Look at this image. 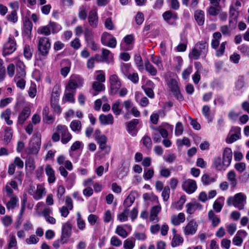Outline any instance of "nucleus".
<instances>
[{"label":"nucleus","mask_w":249,"mask_h":249,"mask_svg":"<svg viewBox=\"0 0 249 249\" xmlns=\"http://www.w3.org/2000/svg\"><path fill=\"white\" fill-rule=\"evenodd\" d=\"M208 219L211 222L212 226L213 227H217L220 223L221 220L220 218L212 210L208 212Z\"/></svg>","instance_id":"30"},{"label":"nucleus","mask_w":249,"mask_h":249,"mask_svg":"<svg viewBox=\"0 0 249 249\" xmlns=\"http://www.w3.org/2000/svg\"><path fill=\"white\" fill-rule=\"evenodd\" d=\"M183 238L180 235L173 236L171 246L173 247H177L182 244L183 242Z\"/></svg>","instance_id":"48"},{"label":"nucleus","mask_w":249,"mask_h":249,"mask_svg":"<svg viewBox=\"0 0 249 249\" xmlns=\"http://www.w3.org/2000/svg\"><path fill=\"white\" fill-rule=\"evenodd\" d=\"M18 186L17 182L15 181L12 180L7 182L3 189L6 196L7 197L12 196H16L14 194V190H18Z\"/></svg>","instance_id":"19"},{"label":"nucleus","mask_w":249,"mask_h":249,"mask_svg":"<svg viewBox=\"0 0 249 249\" xmlns=\"http://www.w3.org/2000/svg\"><path fill=\"white\" fill-rule=\"evenodd\" d=\"M37 42L38 58L37 60H42L47 58L51 49L50 40L47 37H38Z\"/></svg>","instance_id":"1"},{"label":"nucleus","mask_w":249,"mask_h":249,"mask_svg":"<svg viewBox=\"0 0 249 249\" xmlns=\"http://www.w3.org/2000/svg\"><path fill=\"white\" fill-rule=\"evenodd\" d=\"M4 137L2 141L4 144H8L13 136L12 129L10 127L5 126L4 128Z\"/></svg>","instance_id":"29"},{"label":"nucleus","mask_w":249,"mask_h":249,"mask_svg":"<svg viewBox=\"0 0 249 249\" xmlns=\"http://www.w3.org/2000/svg\"><path fill=\"white\" fill-rule=\"evenodd\" d=\"M227 178L232 186L235 187L237 185L236 175L234 171L231 170L228 173Z\"/></svg>","instance_id":"40"},{"label":"nucleus","mask_w":249,"mask_h":249,"mask_svg":"<svg viewBox=\"0 0 249 249\" xmlns=\"http://www.w3.org/2000/svg\"><path fill=\"white\" fill-rule=\"evenodd\" d=\"M139 123V121L138 119H134L127 124L126 130L128 133L133 137L137 135L138 130L136 127Z\"/></svg>","instance_id":"22"},{"label":"nucleus","mask_w":249,"mask_h":249,"mask_svg":"<svg viewBox=\"0 0 249 249\" xmlns=\"http://www.w3.org/2000/svg\"><path fill=\"white\" fill-rule=\"evenodd\" d=\"M241 6V3L239 0H233L230 6V13L232 19L230 20V23L231 24L232 22H233L234 27L237 22L238 10Z\"/></svg>","instance_id":"7"},{"label":"nucleus","mask_w":249,"mask_h":249,"mask_svg":"<svg viewBox=\"0 0 249 249\" xmlns=\"http://www.w3.org/2000/svg\"><path fill=\"white\" fill-rule=\"evenodd\" d=\"M227 202L229 206H233L238 210H242L247 203V196L243 193H238L229 197Z\"/></svg>","instance_id":"3"},{"label":"nucleus","mask_w":249,"mask_h":249,"mask_svg":"<svg viewBox=\"0 0 249 249\" xmlns=\"http://www.w3.org/2000/svg\"><path fill=\"white\" fill-rule=\"evenodd\" d=\"M121 101L118 100L112 104L111 109L115 115H119L122 112V108H120Z\"/></svg>","instance_id":"43"},{"label":"nucleus","mask_w":249,"mask_h":249,"mask_svg":"<svg viewBox=\"0 0 249 249\" xmlns=\"http://www.w3.org/2000/svg\"><path fill=\"white\" fill-rule=\"evenodd\" d=\"M145 70L150 73L151 75L154 76L156 75V70L155 68L147 60L144 63Z\"/></svg>","instance_id":"61"},{"label":"nucleus","mask_w":249,"mask_h":249,"mask_svg":"<svg viewBox=\"0 0 249 249\" xmlns=\"http://www.w3.org/2000/svg\"><path fill=\"white\" fill-rule=\"evenodd\" d=\"M49 24L53 34L57 33L62 29V26L55 22L50 21Z\"/></svg>","instance_id":"55"},{"label":"nucleus","mask_w":249,"mask_h":249,"mask_svg":"<svg viewBox=\"0 0 249 249\" xmlns=\"http://www.w3.org/2000/svg\"><path fill=\"white\" fill-rule=\"evenodd\" d=\"M88 23L92 28H96L98 25V17L96 9H91L89 13Z\"/></svg>","instance_id":"17"},{"label":"nucleus","mask_w":249,"mask_h":249,"mask_svg":"<svg viewBox=\"0 0 249 249\" xmlns=\"http://www.w3.org/2000/svg\"><path fill=\"white\" fill-rule=\"evenodd\" d=\"M38 33L40 34L45 35L46 36L51 35V28L48 24L46 26H41L38 29Z\"/></svg>","instance_id":"53"},{"label":"nucleus","mask_w":249,"mask_h":249,"mask_svg":"<svg viewBox=\"0 0 249 249\" xmlns=\"http://www.w3.org/2000/svg\"><path fill=\"white\" fill-rule=\"evenodd\" d=\"M135 192H131L129 195L126 197L124 202V206L125 208H127L131 206L135 201Z\"/></svg>","instance_id":"39"},{"label":"nucleus","mask_w":249,"mask_h":249,"mask_svg":"<svg viewBox=\"0 0 249 249\" xmlns=\"http://www.w3.org/2000/svg\"><path fill=\"white\" fill-rule=\"evenodd\" d=\"M216 180V176H212L207 174H204L201 177V181L205 185H210L215 182Z\"/></svg>","instance_id":"36"},{"label":"nucleus","mask_w":249,"mask_h":249,"mask_svg":"<svg viewBox=\"0 0 249 249\" xmlns=\"http://www.w3.org/2000/svg\"><path fill=\"white\" fill-rule=\"evenodd\" d=\"M110 93L112 95L116 94L121 87V82L118 76L112 74L109 78Z\"/></svg>","instance_id":"9"},{"label":"nucleus","mask_w":249,"mask_h":249,"mask_svg":"<svg viewBox=\"0 0 249 249\" xmlns=\"http://www.w3.org/2000/svg\"><path fill=\"white\" fill-rule=\"evenodd\" d=\"M46 174L47 175L48 181L49 183H53L55 180L54 171L50 165H47L45 168Z\"/></svg>","instance_id":"32"},{"label":"nucleus","mask_w":249,"mask_h":249,"mask_svg":"<svg viewBox=\"0 0 249 249\" xmlns=\"http://www.w3.org/2000/svg\"><path fill=\"white\" fill-rule=\"evenodd\" d=\"M92 88L98 93L105 90V86L103 83L94 81L92 84Z\"/></svg>","instance_id":"46"},{"label":"nucleus","mask_w":249,"mask_h":249,"mask_svg":"<svg viewBox=\"0 0 249 249\" xmlns=\"http://www.w3.org/2000/svg\"><path fill=\"white\" fill-rule=\"evenodd\" d=\"M232 158V152L231 148L226 147L224 149L223 152V159L230 165L231 164Z\"/></svg>","instance_id":"34"},{"label":"nucleus","mask_w":249,"mask_h":249,"mask_svg":"<svg viewBox=\"0 0 249 249\" xmlns=\"http://www.w3.org/2000/svg\"><path fill=\"white\" fill-rule=\"evenodd\" d=\"M25 167L26 168L30 171H33L36 167L35 163L33 158L29 157L25 161Z\"/></svg>","instance_id":"54"},{"label":"nucleus","mask_w":249,"mask_h":249,"mask_svg":"<svg viewBox=\"0 0 249 249\" xmlns=\"http://www.w3.org/2000/svg\"><path fill=\"white\" fill-rule=\"evenodd\" d=\"M135 246V239L134 238H127L124 242V249H133Z\"/></svg>","instance_id":"47"},{"label":"nucleus","mask_w":249,"mask_h":249,"mask_svg":"<svg viewBox=\"0 0 249 249\" xmlns=\"http://www.w3.org/2000/svg\"><path fill=\"white\" fill-rule=\"evenodd\" d=\"M124 42L121 43V48L124 51L130 50L133 48L134 37L133 35H126L124 38Z\"/></svg>","instance_id":"18"},{"label":"nucleus","mask_w":249,"mask_h":249,"mask_svg":"<svg viewBox=\"0 0 249 249\" xmlns=\"http://www.w3.org/2000/svg\"><path fill=\"white\" fill-rule=\"evenodd\" d=\"M95 81L104 83L106 81V76L105 72L102 70H98L95 71L94 75Z\"/></svg>","instance_id":"38"},{"label":"nucleus","mask_w":249,"mask_h":249,"mask_svg":"<svg viewBox=\"0 0 249 249\" xmlns=\"http://www.w3.org/2000/svg\"><path fill=\"white\" fill-rule=\"evenodd\" d=\"M88 16V9L86 7L82 5L79 8L78 11V17L81 20H85Z\"/></svg>","instance_id":"50"},{"label":"nucleus","mask_w":249,"mask_h":249,"mask_svg":"<svg viewBox=\"0 0 249 249\" xmlns=\"http://www.w3.org/2000/svg\"><path fill=\"white\" fill-rule=\"evenodd\" d=\"M41 134L39 133H35L29 144L30 153L37 154L41 146Z\"/></svg>","instance_id":"5"},{"label":"nucleus","mask_w":249,"mask_h":249,"mask_svg":"<svg viewBox=\"0 0 249 249\" xmlns=\"http://www.w3.org/2000/svg\"><path fill=\"white\" fill-rule=\"evenodd\" d=\"M56 130L61 134V142L62 144H66L71 140L72 135L67 126L59 124L56 126Z\"/></svg>","instance_id":"6"},{"label":"nucleus","mask_w":249,"mask_h":249,"mask_svg":"<svg viewBox=\"0 0 249 249\" xmlns=\"http://www.w3.org/2000/svg\"><path fill=\"white\" fill-rule=\"evenodd\" d=\"M101 43L105 46L114 48L117 45L116 38L109 33H104L101 36Z\"/></svg>","instance_id":"10"},{"label":"nucleus","mask_w":249,"mask_h":249,"mask_svg":"<svg viewBox=\"0 0 249 249\" xmlns=\"http://www.w3.org/2000/svg\"><path fill=\"white\" fill-rule=\"evenodd\" d=\"M110 244L113 247H119L122 245V241L117 236L114 235L110 238Z\"/></svg>","instance_id":"58"},{"label":"nucleus","mask_w":249,"mask_h":249,"mask_svg":"<svg viewBox=\"0 0 249 249\" xmlns=\"http://www.w3.org/2000/svg\"><path fill=\"white\" fill-rule=\"evenodd\" d=\"M16 49V43L13 36H10L7 42L3 47V54L9 55L13 53Z\"/></svg>","instance_id":"12"},{"label":"nucleus","mask_w":249,"mask_h":249,"mask_svg":"<svg viewBox=\"0 0 249 249\" xmlns=\"http://www.w3.org/2000/svg\"><path fill=\"white\" fill-rule=\"evenodd\" d=\"M221 38V35L219 32H215L213 34V39L211 43L213 48L216 49L218 47Z\"/></svg>","instance_id":"44"},{"label":"nucleus","mask_w":249,"mask_h":249,"mask_svg":"<svg viewBox=\"0 0 249 249\" xmlns=\"http://www.w3.org/2000/svg\"><path fill=\"white\" fill-rule=\"evenodd\" d=\"M185 220V215L183 213H179L178 214H173L171 216L170 221L174 226H178Z\"/></svg>","instance_id":"26"},{"label":"nucleus","mask_w":249,"mask_h":249,"mask_svg":"<svg viewBox=\"0 0 249 249\" xmlns=\"http://www.w3.org/2000/svg\"><path fill=\"white\" fill-rule=\"evenodd\" d=\"M17 70L14 78H21L26 77L25 65L23 62L18 60L16 64Z\"/></svg>","instance_id":"23"},{"label":"nucleus","mask_w":249,"mask_h":249,"mask_svg":"<svg viewBox=\"0 0 249 249\" xmlns=\"http://www.w3.org/2000/svg\"><path fill=\"white\" fill-rule=\"evenodd\" d=\"M8 241V249H17V241L15 235L10 234Z\"/></svg>","instance_id":"57"},{"label":"nucleus","mask_w":249,"mask_h":249,"mask_svg":"<svg viewBox=\"0 0 249 249\" xmlns=\"http://www.w3.org/2000/svg\"><path fill=\"white\" fill-rule=\"evenodd\" d=\"M78 87L77 83L75 79L70 80L66 86V89L68 90H75Z\"/></svg>","instance_id":"64"},{"label":"nucleus","mask_w":249,"mask_h":249,"mask_svg":"<svg viewBox=\"0 0 249 249\" xmlns=\"http://www.w3.org/2000/svg\"><path fill=\"white\" fill-rule=\"evenodd\" d=\"M241 137V128L238 126H233L231 129L226 139L227 143H232L239 140Z\"/></svg>","instance_id":"8"},{"label":"nucleus","mask_w":249,"mask_h":249,"mask_svg":"<svg viewBox=\"0 0 249 249\" xmlns=\"http://www.w3.org/2000/svg\"><path fill=\"white\" fill-rule=\"evenodd\" d=\"M162 17L168 23L171 25L174 24L178 18L177 13L170 11L164 12Z\"/></svg>","instance_id":"24"},{"label":"nucleus","mask_w":249,"mask_h":249,"mask_svg":"<svg viewBox=\"0 0 249 249\" xmlns=\"http://www.w3.org/2000/svg\"><path fill=\"white\" fill-rule=\"evenodd\" d=\"M129 213V209L125 208L122 213L117 214V218L121 222H125L128 220Z\"/></svg>","instance_id":"41"},{"label":"nucleus","mask_w":249,"mask_h":249,"mask_svg":"<svg viewBox=\"0 0 249 249\" xmlns=\"http://www.w3.org/2000/svg\"><path fill=\"white\" fill-rule=\"evenodd\" d=\"M71 224L68 222L64 224L62 229V233L61 236V241L62 244L67 242L68 238L71 236Z\"/></svg>","instance_id":"15"},{"label":"nucleus","mask_w":249,"mask_h":249,"mask_svg":"<svg viewBox=\"0 0 249 249\" xmlns=\"http://www.w3.org/2000/svg\"><path fill=\"white\" fill-rule=\"evenodd\" d=\"M31 114V109L29 106L25 107L18 117V123L22 124Z\"/></svg>","instance_id":"25"},{"label":"nucleus","mask_w":249,"mask_h":249,"mask_svg":"<svg viewBox=\"0 0 249 249\" xmlns=\"http://www.w3.org/2000/svg\"><path fill=\"white\" fill-rule=\"evenodd\" d=\"M213 165L214 168L219 171L225 170L230 166L229 163L220 157H216L214 159Z\"/></svg>","instance_id":"20"},{"label":"nucleus","mask_w":249,"mask_h":249,"mask_svg":"<svg viewBox=\"0 0 249 249\" xmlns=\"http://www.w3.org/2000/svg\"><path fill=\"white\" fill-rule=\"evenodd\" d=\"M185 207L186 212L189 214H194L196 211H201L203 209L202 205L196 202L188 203Z\"/></svg>","instance_id":"21"},{"label":"nucleus","mask_w":249,"mask_h":249,"mask_svg":"<svg viewBox=\"0 0 249 249\" xmlns=\"http://www.w3.org/2000/svg\"><path fill=\"white\" fill-rule=\"evenodd\" d=\"M27 202V196L26 194L23 196V198L21 200V208L20 210V213H19V218H21L24 213V211L25 210L26 207V204Z\"/></svg>","instance_id":"56"},{"label":"nucleus","mask_w":249,"mask_h":249,"mask_svg":"<svg viewBox=\"0 0 249 249\" xmlns=\"http://www.w3.org/2000/svg\"><path fill=\"white\" fill-rule=\"evenodd\" d=\"M14 81L18 88L21 89H24L26 84L25 78H14Z\"/></svg>","instance_id":"63"},{"label":"nucleus","mask_w":249,"mask_h":249,"mask_svg":"<svg viewBox=\"0 0 249 249\" xmlns=\"http://www.w3.org/2000/svg\"><path fill=\"white\" fill-rule=\"evenodd\" d=\"M10 199L5 203L8 210L14 209L18 206V198L17 196H9Z\"/></svg>","instance_id":"31"},{"label":"nucleus","mask_w":249,"mask_h":249,"mask_svg":"<svg viewBox=\"0 0 249 249\" xmlns=\"http://www.w3.org/2000/svg\"><path fill=\"white\" fill-rule=\"evenodd\" d=\"M132 230L131 225L124 224L117 226L115 233L123 238H126Z\"/></svg>","instance_id":"13"},{"label":"nucleus","mask_w":249,"mask_h":249,"mask_svg":"<svg viewBox=\"0 0 249 249\" xmlns=\"http://www.w3.org/2000/svg\"><path fill=\"white\" fill-rule=\"evenodd\" d=\"M60 94V92L58 87L55 86L53 89L51 102H58Z\"/></svg>","instance_id":"51"},{"label":"nucleus","mask_w":249,"mask_h":249,"mask_svg":"<svg viewBox=\"0 0 249 249\" xmlns=\"http://www.w3.org/2000/svg\"><path fill=\"white\" fill-rule=\"evenodd\" d=\"M113 54L111 52L106 49L103 48L102 50V56L99 61L105 62L107 64L113 61Z\"/></svg>","instance_id":"27"},{"label":"nucleus","mask_w":249,"mask_h":249,"mask_svg":"<svg viewBox=\"0 0 249 249\" xmlns=\"http://www.w3.org/2000/svg\"><path fill=\"white\" fill-rule=\"evenodd\" d=\"M134 60L138 70L140 71H142L144 69V67L143 61L141 56L139 55H136L134 57Z\"/></svg>","instance_id":"59"},{"label":"nucleus","mask_w":249,"mask_h":249,"mask_svg":"<svg viewBox=\"0 0 249 249\" xmlns=\"http://www.w3.org/2000/svg\"><path fill=\"white\" fill-rule=\"evenodd\" d=\"M130 65L129 64L122 63L121 65V70L122 73L124 76L126 77L130 72Z\"/></svg>","instance_id":"62"},{"label":"nucleus","mask_w":249,"mask_h":249,"mask_svg":"<svg viewBox=\"0 0 249 249\" xmlns=\"http://www.w3.org/2000/svg\"><path fill=\"white\" fill-rule=\"evenodd\" d=\"M70 127L72 131L79 133L82 127L81 123L80 121L77 120L72 121L70 124Z\"/></svg>","instance_id":"37"},{"label":"nucleus","mask_w":249,"mask_h":249,"mask_svg":"<svg viewBox=\"0 0 249 249\" xmlns=\"http://www.w3.org/2000/svg\"><path fill=\"white\" fill-rule=\"evenodd\" d=\"M198 228L197 222L194 219L190 220L185 226L182 228L185 235H192L195 234Z\"/></svg>","instance_id":"11"},{"label":"nucleus","mask_w":249,"mask_h":249,"mask_svg":"<svg viewBox=\"0 0 249 249\" xmlns=\"http://www.w3.org/2000/svg\"><path fill=\"white\" fill-rule=\"evenodd\" d=\"M178 80L177 75L172 72L168 73L166 79V83L175 96L178 100L182 101L183 97L179 90Z\"/></svg>","instance_id":"2"},{"label":"nucleus","mask_w":249,"mask_h":249,"mask_svg":"<svg viewBox=\"0 0 249 249\" xmlns=\"http://www.w3.org/2000/svg\"><path fill=\"white\" fill-rule=\"evenodd\" d=\"M176 144L178 147L185 145L189 147L191 145L190 141L188 138L184 137L183 139H178L177 140Z\"/></svg>","instance_id":"52"},{"label":"nucleus","mask_w":249,"mask_h":249,"mask_svg":"<svg viewBox=\"0 0 249 249\" xmlns=\"http://www.w3.org/2000/svg\"><path fill=\"white\" fill-rule=\"evenodd\" d=\"M34 49L29 45H25L23 49V54L27 59H30L33 55Z\"/></svg>","instance_id":"45"},{"label":"nucleus","mask_w":249,"mask_h":249,"mask_svg":"<svg viewBox=\"0 0 249 249\" xmlns=\"http://www.w3.org/2000/svg\"><path fill=\"white\" fill-rule=\"evenodd\" d=\"M11 114V110L10 108H7L2 111L0 114V118L4 119L7 125H10L13 124V121L10 119Z\"/></svg>","instance_id":"33"},{"label":"nucleus","mask_w":249,"mask_h":249,"mask_svg":"<svg viewBox=\"0 0 249 249\" xmlns=\"http://www.w3.org/2000/svg\"><path fill=\"white\" fill-rule=\"evenodd\" d=\"M195 18L199 26L202 25L204 22V12L200 10H196L195 13Z\"/></svg>","instance_id":"35"},{"label":"nucleus","mask_w":249,"mask_h":249,"mask_svg":"<svg viewBox=\"0 0 249 249\" xmlns=\"http://www.w3.org/2000/svg\"><path fill=\"white\" fill-rule=\"evenodd\" d=\"M186 200V196L183 195L180 197L178 202L172 204V207L175 210H180L182 209L183 205L185 203Z\"/></svg>","instance_id":"42"},{"label":"nucleus","mask_w":249,"mask_h":249,"mask_svg":"<svg viewBox=\"0 0 249 249\" xmlns=\"http://www.w3.org/2000/svg\"><path fill=\"white\" fill-rule=\"evenodd\" d=\"M183 190L188 194L194 193L197 189L196 182L191 179L185 180L182 185Z\"/></svg>","instance_id":"14"},{"label":"nucleus","mask_w":249,"mask_h":249,"mask_svg":"<svg viewBox=\"0 0 249 249\" xmlns=\"http://www.w3.org/2000/svg\"><path fill=\"white\" fill-rule=\"evenodd\" d=\"M99 119L101 124L103 125L112 124L114 123V118L111 114H101Z\"/></svg>","instance_id":"28"},{"label":"nucleus","mask_w":249,"mask_h":249,"mask_svg":"<svg viewBox=\"0 0 249 249\" xmlns=\"http://www.w3.org/2000/svg\"><path fill=\"white\" fill-rule=\"evenodd\" d=\"M248 235L247 231L244 230H240L237 231L235 235L232 238V244L237 247L241 246L243 242V238Z\"/></svg>","instance_id":"16"},{"label":"nucleus","mask_w":249,"mask_h":249,"mask_svg":"<svg viewBox=\"0 0 249 249\" xmlns=\"http://www.w3.org/2000/svg\"><path fill=\"white\" fill-rule=\"evenodd\" d=\"M77 215V218H76V221H77V225L78 228L80 230H84L85 229L86 227V223L85 221L82 218L81 213L80 212H77L76 213Z\"/></svg>","instance_id":"49"},{"label":"nucleus","mask_w":249,"mask_h":249,"mask_svg":"<svg viewBox=\"0 0 249 249\" xmlns=\"http://www.w3.org/2000/svg\"><path fill=\"white\" fill-rule=\"evenodd\" d=\"M100 58V56L98 54H96L95 55V57H91L89 58L87 62V67L88 69H92L94 67V62L95 60H96L97 61H99Z\"/></svg>","instance_id":"60"},{"label":"nucleus","mask_w":249,"mask_h":249,"mask_svg":"<svg viewBox=\"0 0 249 249\" xmlns=\"http://www.w3.org/2000/svg\"><path fill=\"white\" fill-rule=\"evenodd\" d=\"M28 194L32 196L34 199L38 200L42 199L46 194V188L42 184H37L36 187L30 184L28 189Z\"/></svg>","instance_id":"4"}]
</instances>
